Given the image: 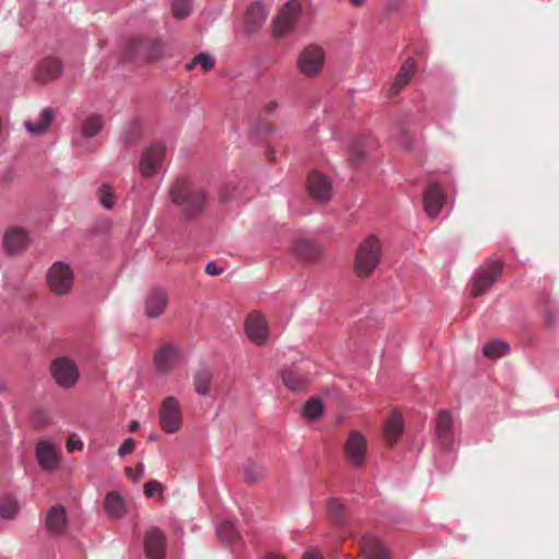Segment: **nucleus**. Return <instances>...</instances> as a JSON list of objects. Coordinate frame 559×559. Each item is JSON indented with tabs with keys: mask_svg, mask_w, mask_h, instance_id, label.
<instances>
[{
	"mask_svg": "<svg viewBox=\"0 0 559 559\" xmlns=\"http://www.w3.org/2000/svg\"><path fill=\"white\" fill-rule=\"evenodd\" d=\"M169 198L186 219L201 215L206 206V191L188 178H177L169 189Z\"/></svg>",
	"mask_w": 559,
	"mask_h": 559,
	"instance_id": "1",
	"label": "nucleus"
},
{
	"mask_svg": "<svg viewBox=\"0 0 559 559\" xmlns=\"http://www.w3.org/2000/svg\"><path fill=\"white\" fill-rule=\"evenodd\" d=\"M382 257V245L374 235L366 237L357 247L354 270L359 277H368Z\"/></svg>",
	"mask_w": 559,
	"mask_h": 559,
	"instance_id": "2",
	"label": "nucleus"
},
{
	"mask_svg": "<svg viewBox=\"0 0 559 559\" xmlns=\"http://www.w3.org/2000/svg\"><path fill=\"white\" fill-rule=\"evenodd\" d=\"M325 53L319 45H308L299 53L297 58V68L301 74L307 78L318 76L324 66Z\"/></svg>",
	"mask_w": 559,
	"mask_h": 559,
	"instance_id": "3",
	"label": "nucleus"
},
{
	"mask_svg": "<svg viewBox=\"0 0 559 559\" xmlns=\"http://www.w3.org/2000/svg\"><path fill=\"white\" fill-rule=\"evenodd\" d=\"M49 289L59 296L68 295L73 287V271L64 262H55L47 272Z\"/></svg>",
	"mask_w": 559,
	"mask_h": 559,
	"instance_id": "4",
	"label": "nucleus"
},
{
	"mask_svg": "<svg viewBox=\"0 0 559 559\" xmlns=\"http://www.w3.org/2000/svg\"><path fill=\"white\" fill-rule=\"evenodd\" d=\"M301 12L300 3L296 0L288 1L277 13L272 22V32L274 37H284L290 33Z\"/></svg>",
	"mask_w": 559,
	"mask_h": 559,
	"instance_id": "5",
	"label": "nucleus"
},
{
	"mask_svg": "<svg viewBox=\"0 0 559 559\" xmlns=\"http://www.w3.org/2000/svg\"><path fill=\"white\" fill-rule=\"evenodd\" d=\"M128 50L132 58L148 62L158 61L165 55L163 43L153 38H134L129 43Z\"/></svg>",
	"mask_w": 559,
	"mask_h": 559,
	"instance_id": "6",
	"label": "nucleus"
},
{
	"mask_svg": "<svg viewBox=\"0 0 559 559\" xmlns=\"http://www.w3.org/2000/svg\"><path fill=\"white\" fill-rule=\"evenodd\" d=\"M159 425L166 433H175L182 426V414L179 402L174 396L163 400L159 407Z\"/></svg>",
	"mask_w": 559,
	"mask_h": 559,
	"instance_id": "7",
	"label": "nucleus"
},
{
	"mask_svg": "<svg viewBox=\"0 0 559 559\" xmlns=\"http://www.w3.org/2000/svg\"><path fill=\"white\" fill-rule=\"evenodd\" d=\"M502 263L492 261L477 271L474 276L471 294L477 298L488 292L502 274Z\"/></svg>",
	"mask_w": 559,
	"mask_h": 559,
	"instance_id": "8",
	"label": "nucleus"
},
{
	"mask_svg": "<svg viewBox=\"0 0 559 559\" xmlns=\"http://www.w3.org/2000/svg\"><path fill=\"white\" fill-rule=\"evenodd\" d=\"M50 372L55 381L62 388H72L80 377L75 362L63 356L52 360Z\"/></svg>",
	"mask_w": 559,
	"mask_h": 559,
	"instance_id": "9",
	"label": "nucleus"
},
{
	"mask_svg": "<svg viewBox=\"0 0 559 559\" xmlns=\"http://www.w3.org/2000/svg\"><path fill=\"white\" fill-rule=\"evenodd\" d=\"M165 157V147L160 143L148 146L142 154L140 159V173L143 177H152L163 165Z\"/></svg>",
	"mask_w": 559,
	"mask_h": 559,
	"instance_id": "10",
	"label": "nucleus"
},
{
	"mask_svg": "<svg viewBox=\"0 0 559 559\" xmlns=\"http://www.w3.org/2000/svg\"><path fill=\"white\" fill-rule=\"evenodd\" d=\"M367 443L365 437L358 431H350L344 445L346 460L355 467L365 463Z\"/></svg>",
	"mask_w": 559,
	"mask_h": 559,
	"instance_id": "11",
	"label": "nucleus"
},
{
	"mask_svg": "<svg viewBox=\"0 0 559 559\" xmlns=\"http://www.w3.org/2000/svg\"><path fill=\"white\" fill-rule=\"evenodd\" d=\"M245 331L249 340L257 345H263L267 341L269 324L259 312H252L247 317Z\"/></svg>",
	"mask_w": 559,
	"mask_h": 559,
	"instance_id": "12",
	"label": "nucleus"
},
{
	"mask_svg": "<svg viewBox=\"0 0 559 559\" xmlns=\"http://www.w3.org/2000/svg\"><path fill=\"white\" fill-rule=\"evenodd\" d=\"M63 71L62 62L56 57H46L34 69V80L47 84L58 79Z\"/></svg>",
	"mask_w": 559,
	"mask_h": 559,
	"instance_id": "13",
	"label": "nucleus"
},
{
	"mask_svg": "<svg viewBox=\"0 0 559 559\" xmlns=\"http://www.w3.org/2000/svg\"><path fill=\"white\" fill-rule=\"evenodd\" d=\"M445 203L447 195L440 185L430 182L424 193V209L426 214L435 219Z\"/></svg>",
	"mask_w": 559,
	"mask_h": 559,
	"instance_id": "14",
	"label": "nucleus"
},
{
	"mask_svg": "<svg viewBox=\"0 0 559 559\" xmlns=\"http://www.w3.org/2000/svg\"><path fill=\"white\" fill-rule=\"evenodd\" d=\"M307 190L312 199L318 202H328L332 197L330 179L319 171L309 175Z\"/></svg>",
	"mask_w": 559,
	"mask_h": 559,
	"instance_id": "15",
	"label": "nucleus"
},
{
	"mask_svg": "<svg viewBox=\"0 0 559 559\" xmlns=\"http://www.w3.org/2000/svg\"><path fill=\"white\" fill-rule=\"evenodd\" d=\"M180 361L179 348L173 344H164L154 356V364L158 372H170Z\"/></svg>",
	"mask_w": 559,
	"mask_h": 559,
	"instance_id": "16",
	"label": "nucleus"
},
{
	"mask_svg": "<svg viewBox=\"0 0 559 559\" xmlns=\"http://www.w3.org/2000/svg\"><path fill=\"white\" fill-rule=\"evenodd\" d=\"M360 557L362 559H391V552L385 545L373 535H366L360 542Z\"/></svg>",
	"mask_w": 559,
	"mask_h": 559,
	"instance_id": "17",
	"label": "nucleus"
},
{
	"mask_svg": "<svg viewBox=\"0 0 559 559\" xmlns=\"http://www.w3.org/2000/svg\"><path fill=\"white\" fill-rule=\"evenodd\" d=\"M166 538L164 533L152 527L147 531L144 539V550L148 559H164Z\"/></svg>",
	"mask_w": 559,
	"mask_h": 559,
	"instance_id": "18",
	"label": "nucleus"
},
{
	"mask_svg": "<svg viewBox=\"0 0 559 559\" xmlns=\"http://www.w3.org/2000/svg\"><path fill=\"white\" fill-rule=\"evenodd\" d=\"M281 377L285 386L290 391H301L309 382L308 372L297 365L283 369Z\"/></svg>",
	"mask_w": 559,
	"mask_h": 559,
	"instance_id": "19",
	"label": "nucleus"
},
{
	"mask_svg": "<svg viewBox=\"0 0 559 559\" xmlns=\"http://www.w3.org/2000/svg\"><path fill=\"white\" fill-rule=\"evenodd\" d=\"M35 455L43 469L55 471L58 468L59 455L52 443L48 441H39L36 444Z\"/></svg>",
	"mask_w": 559,
	"mask_h": 559,
	"instance_id": "20",
	"label": "nucleus"
},
{
	"mask_svg": "<svg viewBox=\"0 0 559 559\" xmlns=\"http://www.w3.org/2000/svg\"><path fill=\"white\" fill-rule=\"evenodd\" d=\"M3 246L9 254H17L28 246V235L20 227L10 228L3 237Z\"/></svg>",
	"mask_w": 559,
	"mask_h": 559,
	"instance_id": "21",
	"label": "nucleus"
},
{
	"mask_svg": "<svg viewBox=\"0 0 559 559\" xmlns=\"http://www.w3.org/2000/svg\"><path fill=\"white\" fill-rule=\"evenodd\" d=\"M168 304V295L162 288H153L145 298V314L157 318L164 313Z\"/></svg>",
	"mask_w": 559,
	"mask_h": 559,
	"instance_id": "22",
	"label": "nucleus"
},
{
	"mask_svg": "<svg viewBox=\"0 0 559 559\" xmlns=\"http://www.w3.org/2000/svg\"><path fill=\"white\" fill-rule=\"evenodd\" d=\"M452 415L448 411H440L436 420V432L441 447L449 450L452 444Z\"/></svg>",
	"mask_w": 559,
	"mask_h": 559,
	"instance_id": "23",
	"label": "nucleus"
},
{
	"mask_svg": "<svg viewBox=\"0 0 559 559\" xmlns=\"http://www.w3.org/2000/svg\"><path fill=\"white\" fill-rule=\"evenodd\" d=\"M68 525V518L63 507L53 506L46 516V527L52 535H61Z\"/></svg>",
	"mask_w": 559,
	"mask_h": 559,
	"instance_id": "24",
	"label": "nucleus"
},
{
	"mask_svg": "<svg viewBox=\"0 0 559 559\" xmlns=\"http://www.w3.org/2000/svg\"><path fill=\"white\" fill-rule=\"evenodd\" d=\"M404 431L402 415L391 412L384 424V439L389 445L394 444Z\"/></svg>",
	"mask_w": 559,
	"mask_h": 559,
	"instance_id": "25",
	"label": "nucleus"
},
{
	"mask_svg": "<svg viewBox=\"0 0 559 559\" xmlns=\"http://www.w3.org/2000/svg\"><path fill=\"white\" fill-rule=\"evenodd\" d=\"M416 70V64L414 59L408 58L406 59L403 64L401 66L394 82L391 85L390 93L391 95H397L401 90L406 86L411 79L413 78Z\"/></svg>",
	"mask_w": 559,
	"mask_h": 559,
	"instance_id": "26",
	"label": "nucleus"
},
{
	"mask_svg": "<svg viewBox=\"0 0 559 559\" xmlns=\"http://www.w3.org/2000/svg\"><path fill=\"white\" fill-rule=\"evenodd\" d=\"M292 252L301 260L313 261L319 257V248L308 239H297L290 248Z\"/></svg>",
	"mask_w": 559,
	"mask_h": 559,
	"instance_id": "27",
	"label": "nucleus"
},
{
	"mask_svg": "<svg viewBox=\"0 0 559 559\" xmlns=\"http://www.w3.org/2000/svg\"><path fill=\"white\" fill-rule=\"evenodd\" d=\"M266 19V11L261 3L252 4L246 14V24L249 31L253 32L261 27Z\"/></svg>",
	"mask_w": 559,
	"mask_h": 559,
	"instance_id": "28",
	"label": "nucleus"
},
{
	"mask_svg": "<svg viewBox=\"0 0 559 559\" xmlns=\"http://www.w3.org/2000/svg\"><path fill=\"white\" fill-rule=\"evenodd\" d=\"M53 119V112L50 108H45L39 116L38 121H25V128L29 133L33 134H41L44 133L48 127L50 126Z\"/></svg>",
	"mask_w": 559,
	"mask_h": 559,
	"instance_id": "29",
	"label": "nucleus"
},
{
	"mask_svg": "<svg viewBox=\"0 0 559 559\" xmlns=\"http://www.w3.org/2000/svg\"><path fill=\"white\" fill-rule=\"evenodd\" d=\"M213 374L206 368H200L193 376L194 390L200 395H209Z\"/></svg>",
	"mask_w": 559,
	"mask_h": 559,
	"instance_id": "30",
	"label": "nucleus"
},
{
	"mask_svg": "<svg viewBox=\"0 0 559 559\" xmlns=\"http://www.w3.org/2000/svg\"><path fill=\"white\" fill-rule=\"evenodd\" d=\"M104 507L106 512L114 518H121L124 513L123 499L115 491L107 493Z\"/></svg>",
	"mask_w": 559,
	"mask_h": 559,
	"instance_id": "31",
	"label": "nucleus"
},
{
	"mask_svg": "<svg viewBox=\"0 0 559 559\" xmlns=\"http://www.w3.org/2000/svg\"><path fill=\"white\" fill-rule=\"evenodd\" d=\"M242 468L247 483H258L265 476L264 467L252 460L246 461Z\"/></svg>",
	"mask_w": 559,
	"mask_h": 559,
	"instance_id": "32",
	"label": "nucleus"
},
{
	"mask_svg": "<svg viewBox=\"0 0 559 559\" xmlns=\"http://www.w3.org/2000/svg\"><path fill=\"white\" fill-rule=\"evenodd\" d=\"M103 126V117L99 115H92L83 121L81 131L84 138H93L99 133Z\"/></svg>",
	"mask_w": 559,
	"mask_h": 559,
	"instance_id": "33",
	"label": "nucleus"
},
{
	"mask_svg": "<svg viewBox=\"0 0 559 559\" xmlns=\"http://www.w3.org/2000/svg\"><path fill=\"white\" fill-rule=\"evenodd\" d=\"M217 535L226 544H234L239 538V532L231 521L222 522L217 528Z\"/></svg>",
	"mask_w": 559,
	"mask_h": 559,
	"instance_id": "34",
	"label": "nucleus"
},
{
	"mask_svg": "<svg viewBox=\"0 0 559 559\" xmlns=\"http://www.w3.org/2000/svg\"><path fill=\"white\" fill-rule=\"evenodd\" d=\"M510 347L502 341H491L487 343L484 348V355L489 359H497L504 356L509 352Z\"/></svg>",
	"mask_w": 559,
	"mask_h": 559,
	"instance_id": "35",
	"label": "nucleus"
},
{
	"mask_svg": "<svg viewBox=\"0 0 559 559\" xmlns=\"http://www.w3.org/2000/svg\"><path fill=\"white\" fill-rule=\"evenodd\" d=\"M20 510L19 503L11 497H5L0 500V516L5 520L15 518Z\"/></svg>",
	"mask_w": 559,
	"mask_h": 559,
	"instance_id": "36",
	"label": "nucleus"
},
{
	"mask_svg": "<svg viewBox=\"0 0 559 559\" xmlns=\"http://www.w3.org/2000/svg\"><path fill=\"white\" fill-rule=\"evenodd\" d=\"M215 59L213 56L201 52L194 57V59L186 64L188 71L193 70L197 66H200L204 72L211 70L214 67Z\"/></svg>",
	"mask_w": 559,
	"mask_h": 559,
	"instance_id": "37",
	"label": "nucleus"
},
{
	"mask_svg": "<svg viewBox=\"0 0 559 559\" xmlns=\"http://www.w3.org/2000/svg\"><path fill=\"white\" fill-rule=\"evenodd\" d=\"M171 12L174 17L178 20L186 19L191 12L190 0H174Z\"/></svg>",
	"mask_w": 559,
	"mask_h": 559,
	"instance_id": "38",
	"label": "nucleus"
},
{
	"mask_svg": "<svg viewBox=\"0 0 559 559\" xmlns=\"http://www.w3.org/2000/svg\"><path fill=\"white\" fill-rule=\"evenodd\" d=\"M323 411V405L318 399H310L304 407V414L306 417L310 419H317L321 416Z\"/></svg>",
	"mask_w": 559,
	"mask_h": 559,
	"instance_id": "39",
	"label": "nucleus"
},
{
	"mask_svg": "<svg viewBox=\"0 0 559 559\" xmlns=\"http://www.w3.org/2000/svg\"><path fill=\"white\" fill-rule=\"evenodd\" d=\"M329 514L334 521L342 522L345 518V506L337 499H331L329 501Z\"/></svg>",
	"mask_w": 559,
	"mask_h": 559,
	"instance_id": "40",
	"label": "nucleus"
},
{
	"mask_svg": "<svg viewBox=\"0 0 559 559\" xmlns=\"http://www.w3.org/2000/svg\"><path fill=\"white\" fill-rule=\"evenodd\" d=\"M99 201L106 209H111L115 204V195L109 186L103 185L99 189Z\"/></svg>",
	"mask_w": 559,
	"mask_h": 559,
	"instance_id": "41",
	"label": "nucleus"
},
{
	"mask_svg": "<svg viewBox=\"0 0 559 559\" xmlns=\"http://www.w3.org/2000/svg\"><path fill=\"white\" fill-rule=\"evenodd\" d=\"M235 186L233 185H226L222 188L221 192H219V201L222 203H228L230 202L233 199H234V191H235Z\"/></svg>",
	"mask_w": 559,
	"mask_h": 559,
	"instance_id": "42",
	"label": "nucleus"
},
{
	"mask_svg": "<svg viewBox=\"0 0 559 559\" xmlns=\"http://www.w3.org/2000/svg\"><path fill=\"white\" fill-rule=\"evenodd\" d=\"M124 472H126L127 477H129L133 481H136L140 478H142V476H143L144 464L143 463H139L138 466L135 467V469H133L131 467H126Z\"/></svg>",
	"mask_w": 559,
	"mask_h": 559,
	"instance_id": "43",
	"label": "nucleus"
},
{
	"mask_svg": "<svg viewBox=\"0 0 559 559\" xmlns=\"http://www.w3.org/2000/svg\"><path fill=\"white\" fill-rule=\"evenodd\" d=\"M163 491V487L162 485L156 481V480H148L147 483H145L144 485V493L147 496V497H152L154 496L156 492H162Z\"/></svg>",
	"mask_w": 559,
	"mask_h": 559,
	"instance_id": "44",
	"label": "nucleus"
},
{
	"mask_svg": "<svg viewBox=\"0 0 559 559\" xmlns=\"http://www.w3.org/2000/svg\"><path fill=\"white\" fill-rule=\"evenodd\" d=\"M135 449V443L133 441V439L129 438V439H126L122 444L119 447L118 449V454L119 456H126L130 453H132Z\"/></svg>",
	"mask_w": 559,
	"mask_h": 559,
	"instance_id": "45",
	"label": "nucleus"
},
{
	"mask_svg": "<svg viewBox=\"0 0 559 559\" xmlns=\"http://www.w3.org/2000/svg\"><path fill=\"white\" fill-rule=\"evenodd\" d=\"M33 421L37 427H44V426L49 425L51 420H50V417L46 413H44L41 411H37L33 415Z\"/></svg>",
	"mask_w": 559,
	"mask_h": 559,
	"instance_id": "46",
	"label": "nucleus"
},
{
	"mask_svg": "<svg viewBox=\"0 0 559 559\" xmlns=\"http://www.w3.org/2000/svg\"><path fill=\"white\" fill-rule=\"evenodd\" d=\"M83 448V442L81 440H74L73 438H70L67 442V450L68 452H74L80 451Z\"/></svg>",
	"mask_w": 559,
	"mask_h": 559,
	"instance_id": "47",
	"label": "nucleus"
},
{
	"mask_svg": "<svg viewBox=\"0 0 559 559\" xmlns=\"http://www.w3.org/2000/svg\"><path fill=\"white\" fill-rule=\"evenodd\" d=\"M223 270L218 267L215 263L211 262L205 266V273L211 276H216L222 274Z\"/></svg>",
	"mask_w": 559,
	"mask_h": 559,
	"instance_id": "48",
	"label": "nucleus"
},
{
	"mask_svg": "<svg viewBox=\"0 0 559 559\" xmlns=\"http://www.w3.org/2000/svg\"><path fill=\"white\" fill-rule=\"evenodd\" d=\"M301 559H322V555L316 549H310L304 554Z\"/></svg>",
	"mask_w": 559,
	"mask_h": 559,
	"instance_id": "49",
	"label": "nucleus"
},
{
	"mask_svg": "<svg viewBox=\"0 0 559 559\" xmlns=\"http://www.w3.org/2000/svg\"><path fill=\"white\" fill-rule=\"evenodd\" d=\"M402 136H403L402 144L405 146V148H409L411 147V136L404 131L402 132Z\"/></svg>",
	"mask_w": 559,
	"mask_h": 559,
	"instance_id": "50",
	"label": "nucleus"
},
{
	"mask_svg": "<svg viewBox=\"0 0 559 559\" xmlns=\"http://www.w3.org/2000/svg\"><path fill=\"white\" fill-rule=\"evenodd\" d=\"M263 559H285V557L277 552H269L263 557Z\"/></svg>",
	"mask_w": 559,
	"mask_h": 559,
	"instance_id": "51",
	"label": "nucleus"
},
{
	"mask_svg": "<svg viewBox=\"0 0 559 559\" xmlns=\"http://www.w3.org/2000/svg\"><path fill=\"white\" fill-rule=\"evenodd\" d=\"M139 427H140V424L136 420H132L129 424L130 431H136L139 429Z\"/></svg>",
	"mask_w": 559,
	"mask_h": 559,
	"instance_id": "52",
	"label": "nucleus"
},
{
	"mask_svg": "<svg viewBox=\"0 0 559 559\" xmlns=\"http://www.w3.org/2000/svg\"><path fill=\"white\" fill-rule=\"evenodd\" d=\"M350 4L356 8H360L364 5L365 0H349Z\"/></svg>",
	"mask_w": 559,
	"mask_h": 559,
	"instance_id": "53",
	"label": "nucleus"
},
{
	"mask_svg": "<svg viewBox=\"0 0 559 559\" xmlns=\"http://www.w3.org/2000/svg\"><path fill=\"white\" fill-rule=\"evenodd\" d=\"M357 158H358V159H361V158H362V154H361V153H358Z\"/></svg>",
	"mask_w": 559,
	"mask_h": 559,
	"instance_id": "54",
	"label": "nucleus"
},
{
	"mask_svg": "<svg viewBox=\"0 0 559 559\" xmlns=\"http://www.w3.org/2000/svg\"><path fill=\"white\" fill-rule=\"evenodd\" d=\"M150 440H155V436L151 435Z\"/></svg>",
	"mask_w": 559,
	"mask_h": 559,
	"instance_id": "55",
	"label": "nucleus"
}]
</instances>
